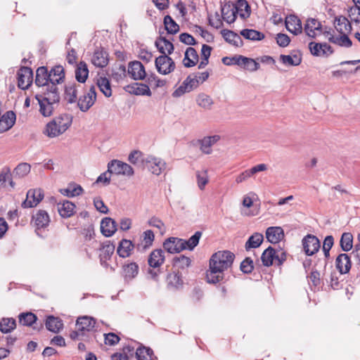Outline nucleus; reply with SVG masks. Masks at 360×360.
<instances>
[{"mask_svg": "<svg viewBox=\"0 0 360 360\" xmlns=\"http://www.w3.org/2000/svg\"><path fill=\"white\" fill-rule=\"evenodd\" d=\"M96 99V88L94 86H91L89 90L79 98L78 107L81 111L86 112L94 104Z\"/></svg>", "mask_w": 360, "mask_h": 360, "instance_id": "obj_11", "label": "nucleus"}, {"mask_svg": "<svg viewBox=\"0 0 360 360\" xmlns=\"http://www.w3.org/2000/svg\"><path fill=\"white\" fill-rule=\"evenodd\" d=\"M165 252L161 249H156L152 251L148 257V263L150 267L154 269H149L148 274L151 278L156 279L160 274L159 269H155L160 267L165 262Z\"/></svg>", "mask_w": 360, "mask_h": 360, "instance_id": "obj_4", "label": "nucleus"}, {"mask_svg": "<svg viewBox=\"0 0 360 360\" xmlns=\"http://www.w3.org/2000/svg\"><path fill=\"white\" fill-rule=\"evenodd\" d=\"M198 61V55L195 49L188 47L185 51L183 60L184 65L186 68H191L196 65Z\"/></svg>", "mask_w": 360, "mask_h": 360, "instance_id": "obj_32", "label": "nucleus"}, {"mask_svg": "<svg viewBox=\"0 0 360 360\" xmlns=\"http://www.w3.org/2000/svg\"><path fill=\"white\" fill-rule=\"evenodd\" d=\"M12 174L8 167H4L0 172V190L6 187V184L11 180Z\"/></svg>", "mask_w": 360, "mask_h": 360, "instance_id": "obj_57", "label": "nucleus"}, {"mask_svg": "<svg viewBox=\"0 0 360 360\" xmlns=\"http://www.w3.org/2000/svg\"><path fill=\"white\" fill-rule=\"evenodd\" d=\"M124 89L131 94L149 96L151 95L149 86L145 84L134 83L127 85Z\"/></svg>", "mask_w": 360, "mask_h": 360, "instance_id": "obj_23", "label": "nucleus"}, {"mask_svg": "<svg viewBox=\"0 0 360 360\" xmlns=\"http://www.w3.org/2000/svg\"><path fill=\"white\" fill-rule=\"evenodd\" d=\"M139 273V266L136 262H130L123 266V274L125 280L134 278Z\"/></svg>", "mask_w": 360, "mask_h": 360, "instance_id": "obj_38", "label": "nucleus"}, {"mask_svg": "<svg viewBox=\"0 0 360 360\" xmlns=\"http://www.w3.org/2000/svg\"><path fill=\"white\" fill-rule=\"evenodd\" d=\"M16 115L12 110L7 111L0 118V134L9 130L15 124Z\"/></svg>", "mask_w": 360, "mask_h": 360, "instance_id": "obj_21", "label": "nucleus"}, {"mask_svg": "<svg viewBox=\"0 0 360 360\" xmlns=\"http://www.w3.org/2000/svg\"><path fill=\"white\" fill-rule=\"evenodd\" d=\"M219 139V136L214 135L206 136L202 139L199 140L201 151L205 154H210L212 153L211 147L217 143Z\"/></svg>", "mask_w": 360, "mask_h": 360, "instance_id": "obj_33", "label": "nucleus"}, {"mask_svg": "<svg viewBox=\"0 0 360 360\" xmlns=\"http://www.w3.org/2000/svg\"><path fill=\"white\" fill-rule=\"evenodd\" d=\"M221 34L227 42L236 46H240L243 45L241 37L234 32L228 30H223L221 31Z\"/></svg>", "mask_w": 360, "mask_h": 360, "instance_id": "obj_37", "label": "nucleus"}, {"mask_svg": "<svg viewBox=\"0 0 360 360\" xmlns=\"http://www.w3.org/2000/svg\"><path fill=\"white\" fill-rule=\"evenodd\" d=\"M276 251L269 246L262 253L261 259L264 266H270L273 264V262L276 261Z\"/></svg>", "mask_w": 360, "mask_h": 360, "instance_id": "obj_42", "label": "nucleus"}, {"mask_svg": "<svg viewBox=\"0 0 360 360\" xmlns=\"http://www.w3.org/2000/svg\"><path fill=\"white\" fill-rule=\"evenodd\" d=\"M180 242L181 238L171 237L164 242L163 247L169 253L180 252L182 251Z\"/></svg>", "mask_w": 360, "mask_h": 360, "instance_id": "obj_35", "label": "nucleus"}, {"mask_svg": "<svg viewBox=\"0 0 360 360\" xmlns=\"http://www.w3.org/2000/svg\"><path fill=\"white\" fill-rule=\"evenodd\" d=\"M75 205L69 200H65L63 203L58 204V211L63 218H68L72 216L75 211Z\"/></svg>", "mask_w": 360, "mask_h": 360, "instance_id": "obj_31", "label": "nucleus"}, {"mask_svg": "<svg viewBox=\"0 0 360 360\" xmlns=\"http://www.w3.org/2000/svg\"><path fill=\"white\" fill-rule=\"evenodd\" d=\"M164 25L165 30L169 34H174L177 33L179 30V25L169 15L164 18Z\"/></svg>", "mask_w": 360, "mask_h": 360, "instance_id": "obj_47", "label": "nucleus"}, {"mask_svg": "<svg viewBox=\"0 0 360 360\" xmlns=\"http://www.w3.org/2000/svg\"><path fill=\"white\" fill-rule=\"evenodd\" d=\"M237 8L233 4H226L221 8V16L224 20L228 23H232L236 20Z\"/></svg>", "mask_w": 360, "mask_h": 360, "instance_id": "obj_27", "label": "nucleus"}, {"mask_svg": "<svg viewBox=\"0 0 360 360\" xmlns=\"http://www.w3.org/2000/svg\"><path fill=\"white\" fill-rule=\"evenodd\" d=\"M155 65L158 72L162 75H168L175 69L174 60L167 55H161L155 58Z\"/></svg>", "mask_w": 360, "mask_h": 360, "instance_id": "obj_8", "label": "nucleus"}, {"mask_svg": "<svg viewBox=\"0 0 360 360\" xmlns=\"http://www.w3.org/2000/svg\"><path fill=\"white\" fill-rule=\"evenodd\" d=\"M321 23L315 18L307 19L304 30L306 34L310 38H315L318 35L322 34Z\"/></svg>", "mask_w": 360, "mask_h": 360, "instance_id": "obj_16", "label": "nucleus"}, {"mask_svg": "<svg viewBox=\"0 0 360 360\" xmlns=\"http://www.w3.org/2000/svg\"><path fill=\"white\" fill-rule=\"evenodd\" d=\"M276 42L281 47H286L290 41V37L283 33H278L276 37Z\"/></svg>", "mask_w": 360, "mask_h": 360, "instance_id": "obj_63", "label": "nucleus"}, {"mask_svg": "<svg viewBox=\"0 0 360 360\" xmlns=\"http://www.w3.org/2000/svg\"><path fill=\"white\" fill-rule=\"evenodd\" d=\"M285 27L295 35L302 33V26L300 18L295 15H290L285 18Z\"/></svg>", "mask_w": 360, "mask_h": 360, "instance_id": "obj_19", "label": "nucleus"}, {"mask_svg": "<svg viewBox=\"0 0 360 360\" xmlns=\"http://www.w3.org/2000/svg\"><path fill=\"white\" fill-rule=\"evenodd\" d=\"M77 98V85L71 84L65 86V98L70 103H73L76 102Z\"/></svg>", "mask_w": 360, "mask_h": 360, "instance_id": "obj_46", "label": "nucleus"}, {"mask_svg": "<svg viewBox=\"0 0 360 360\" xmlns=\"http://www.w3.org/2000/svg\"><path fill=\"white\" fill-rule=\"evenodd\" d=\"M191 264V259L184 255L174 258V265L180 269L188 267Z\"/></svg>", "mask_w": 360, "mask_h": 360, "instance_id": "obj_58", "label": "nucleus"}, {"mask_svg": "<svg viewBox=\"0 0 360 360\" xmlns=\"http://www.w3.org/2000/svg\"><path fill=\"white\" fill-rule=\"evenodd\" d=\"M280 60L284 65L292 66L299 65L302 61L301 58L297 55H281Z\"/></svg>", "mask_w": 360, "mask_h": 360, "instance_id": "obj_55", "label": "nucleus"}, {"mask_svg": "<svg viewBox=\"0 0 360 360\" xmlns=\"http://www.w3.org/2000/svg\"><path fill=\"white\" fill-rule=\"evenodd\" d=\"M18 318L20 323L26 326H31L37 319V316L32 312L21 313Z\"/></svg>", "mask_w": 360, "mask_h": 360, "instance_id": "obj_52", "label": "nucleus"}, {"mask_svg": "<svg viewBox=\"0 0 360 360\" xmlns=\"http://www.w3.org/2000/svg\"><path fill=\"white\" fill-rule=\"evenodd\" d=\"M240 60V64H239V66L244 69L253 72L259 68V64L254 59L241 56Z\"/></svg>", "mask_w": 360, "mask_h": 360, "instance_id": "obj_45", "label": "nucleus"}, {"mask_svg": "<svg viewBox=\"0 0 360 360\" xmlns=\"http://www.w3.org/2000/svg\"><path fill=\"white\" fill-rule=\"evenodd\" d=\"M334 24L336 30L340 34H346L352 30L350 22L344 16L336 17Z\"/></svg>", "mask_w": 360, "mask_h": 360, "instance_id": "obj_34", "label": "nucleus"}, {"mask_svg": "<svg viewBox=\"0 0 360 360\" xmlns=\"http://www.w3.org/2000/svg\"><path fill=\"white\" fill-rule=\"evenodd\" d=\"M341 36H331L329 41L341 46L350 47L352 42L346 34H342Z\"/></svg>", "mask_w": 360, "mask_h": 360, "instance_id": "obj_51", "label": "nucleus"}, {"mask_svg": "<svg viewBox=\"0 0 360 360\" xmlns=\"http://www.w3.org/2000/svg\"><path fill=\"white\" fill-rule=\"evenodd\" d=\"M35 98L39 105V112L44 117H49L52 115L54 105L60 101V95L53 89L51 91H42L41 94H37Z\"/></svg>", "mask_w": 360, "mask_h": 360, "instance_id": "obj_2", "label": "nucleus"}, {"mask_svg": "<svg viewBox=\"0 0 360 360\" xmlns=\"http://www.w3.org/2000/svg\"><path fill=\"white\" fill-rule=\"evenodd\" d=\"M97 85L100 91L106 96L110 97L112 95L110 83L106 77H100L97 80Z\"/></svg>", "mask_w": 360, "mask_h": 360, "instance_id": "obj_48", "label": "nucleus"}, {"mask_svg": "<svg viewBox=\"0 0 360 360\" xmlns=\"http://www.w3.org/2000/svg\"><path fill=\"white\" fill-rule=\"evenodd\" d=\"M142 161L148 170L156 176H159L166 169V162L161 158L148 155Z\"/></svg>", "mask_w": 360, "mask_h": 360, "instance_id": "obj_6", "label": "nucleus"}, {"mask_svg": "<svg viewBox=\"0 0 360 360\" xmlns=\"http://www.w3.org/2000/svg\"><path fill=\"white\" fill-rule=\"evenodd\" d=\"M264 240V236L260 233H253L245 243V249L249 250L252 248H257L260 246Z\"/></svg>", "mask_w": 360, "mask_h": 360, "instance_id": "obj_41", "label": "nucleus"}, {"mask_svg": "<svg viewBox=\"0 0 360 360\" xmlns=\"http://www.w3.org/2000/svg\"><path fill=\"white\" fill-rule=\"evenodd\" d=\"M340 245L344 252L351 250L353 247L352 234L349 232L343 233L340 240Z\"/></svg>", "mask_w": 360, "mask_h": 360, "instance_id": "obj_44", "label": "nucleus"}, {"mask_svg": "<svg viewBox=\"0 0 360 360\" xmlns=\"http://www.w3.org/2000/svg\"><path fill=\"white\" fill-rule=\"evenodd\" d=\"M266 237L271 243H278L284 237V232L280 226H271L266 231Z\"/></svg>", "mask_w": 360, "mask_h": 360, "instance_id": "obj_25", "label": "nucleus"}, {"mask_svg": "<svg viewBox=\"0 0 360 360\" xmlns=\"http://www.w3.org/2000/svg\"><path fill=\"white\" fill-rule=\"evenodd\" d=\"M65 79L64 68L61 65L53 67L49 72L48 85L46 87V91H51L53 89H56L57 94H59L58 84L63 82Z\"/></svg>", "mask_w": 360, "mask_h": 360, "instance_id": "obj_5", "label": "nucleus"}, {"mask_svg": "<svg viewBox=\"0 0 360 360\" xmlns=\"http://www.w3.org/2000/svg\"><path fill=\"white\" fill-rule=\"evenodd\" d=\"M31 167L28 163H20L14 169L15 176L22 178L30 172Z\"/></svg>", "mask_w": 360, "mask_h": 360, "instance_id": "obj_56", "label": "nucleus"}, {"mask_svg": "<svg viewBox=\"0 0 360 360\" xmlns=\"http://www.w3.org/2000/svg\"><path fill=\"white\" fill-rule=\"evenodd\" d=\"M105 337V344L113 346L117 344L120 340V338L113 333H109L107 334H104Z\"/></svg>", "mask_w": 360, "mask_h": 360, "instance_id": "obj_61", "label": "nucleus"}, {"mask_svg": "<svg viewBox=\"0 0 360 360\" xmlns=\"http://www.w3.org/2000/svg\"><path fill=\"white\" fill-rule=\"evenodd\" d=\"M89 75V70L85 62L81 61L77 66L75 70V77L77 82L84 83L86 82Z\"/></svg>", "mask_w": 360, "mask_h": 360, "instance_id": "obj_39", "label": "nucleus"}, {"mask_svg": "<svg viewBox=\"0 0 360 360\" xmlns=\"http://www.w3.org/2000/svg\"><path fill=\"white\" fill-rule=\"evenodd\" d=\"M148 224L150 226L158 229L161 233H163L165 231L164 223L158 217H153L150 218L148 221Z\"/></svg>", "mask_w": 360, "mask_h": 360, "instance_id": "obj_62", "label": "nucleus"}, {"mask_svg": "<svg viewBox=\"0 0 360 360\" xmlns=\"http://www.w3.org/2000/svg\"><path fill=\"white\" fill-rule=\"evenodd\" d=\"M128 73L134 80H142L146 77L143 64L137 60L130 62L128 65Z\"/></svg>", "mask_w": 360, "mask_h": 360, "instance_id": "obj_15", "label": "nucleus"}, {"mask_svg": "<svg viewBox=\"0 0 360 360\" xmlns=\"http://www.w3.org/2000/svg\"><path fill=\"white\" fill-rule=\"evenodd\" d=\"M136 356L138 360H155L153 352L150 347L140 346L136 351Z\"/></svg>", "mask_w": 360, "mask_h": 360, "instance_id": "obj_40", "label": "nucleus"}, {"mask_svg": "<svg viewBox=\"0 0 360 360\" xmlns=\"http://www.w3.org/2000/svg\"><path fill=\"white\" fill-rule=\"evenodd\" d=\"M16 327V321L13 318H2L0 320V331L3 333H9Z\"/></svg>", "mask_w": 360, "mask_h": 360, "instance_id": "obj_43", "label": "nucleus"}, {"mask_svg": "<svg viewBox=\"0 0 360 360\" xmlns=\"http://www.w3.org/2000/svg\"><path fill=\"white\" fill-rule=\"evenodd\" d=\"M91 63L98 68H104L108 64V54L103 49H97L94 52Z\"/></svg>", "mask_w": 360, "mask_h": 360, "instance_id": "obj_24", "label": "nucleus"}, {"mask_svg": "<svg viewBox=\"0 0 360 360\" xmlns=\"http://www.w3.org/2000/svg\"><path fill=\"white\" fill-rule=\"evenodd\" d=\"M108 171L117 175L131 176L134 175L133 168L127 163L120 160H113L108 164Z\"/></svg>", "mask_w": 360, "mask_h": 360, "instance_id": "obj_9", "label": "nucleus"}, {"mask_svg": "<svg viewBox=\"0 0 360 360\" xmlns=\"http://www.w3.org/2000/svg\"><path fill=\"white\" fill-rule=\"evenodd\" d=\"M235 255L229 251H218L210 259V269L207 272V281L210 283H217L224 278V271L230 268Z\"/></svg>", "mask_w": 360, "mask_h": 360, "instance_id": "obj_1", "label": "nucleus"}, {"mask_svg": "<svg viewBox=\"0 0 360 360\" xmlns=\"http://www.w3.org/2000/svg\"><path fill=\"white\" fill-rule=\"evenodd\" d=\"M335 266L341 274H347L352 266L350 256L346 253L340 254L335 259Z\"/></svg>", "mask_w": 360, "mask_h": 360, "instance_id": "obj_18", "label": "nucleus"}, {"mask_svg": "<svg viewBox=\"0 0 360 360\" xmlns=\"http://www.w3.org/2000/svg\"><path fill=\"white\" fill-rule=\"evenodd\" d=\"M240 270L245 274H250L254 269L253 261L250 257H246L240 264Z\"/></svg>", "mask_w": 360, "mask_h": 360, "instance_id": "obj_59", "label": "nucleus"}, {"mask_svg": "<svg viewBox=\"0 0 360 360\" xmlns=\"http://www.w3.org/2000/svg\"><path fill=\"white\" fill-rule=\"evenodd\" d=\"M135 248L136 245L130 240L122 239L119 242L117 253L120 257L127 258L132 254Z\"/></svg>", "mask_w": 360, "mask_h": 360, "instance_id": "obj_20", "label": "nucleus"}, {"mask_svg": "<svg viewBox=\"0 0 360 360\" xmlns=\"http://www.w3.org/2000/svg\"><path fill=\"white\" fill-rule=\"evenodd\" d=\"M196 103L200 107L205 109H210L214 103L212 98L204 93L198 94L196 98Z\"/></svg>", "mask_w": 360, "mask_h": 360, "instance_id": "obj_49", "label": "nucleus"}, {"mask_svg": "<svg viewBox=\"0 0 360 360\" xmlns=\"http://www.w3.org/2000/svg\"><path fill=\"white\" fill-rule=\"evenodd\" d=\"M72 118L68 114L55 117L49 122L44 130V134L49 138H54L63 134L71 125Z\"/></svg>", "mask_w": 360, "mask_h": 360, "instance_id": "obj_3", "label": "nucleus"}, {"mask_svg": "<svg viewBox=\"0 0 360 360\" xmlns=\"http://www.w3.org/2000/svg\"><path fill=\"white\" fill-rule=\"evenodd\" d=\"M32 222L36 228L35 231L37 234L41 236V231L49 226L50 217L46 211L39 210L33 214Z\"/></svg>", "mask_w": 360, "mask_h": 360, "instance_id": "obj_10", "label": "nucleus"}, {"mask_svg": "<svg viewBox=\"0 0 360 360\" xmlns=\"http://www.w3.org/2000/svg\"><path fill=\"white\" fill-rule=\"evenodd\" d=\"M101 233L106 237L112 236L117 231V224L110 217H105L101 223Z\"/></svg>", "mask_w": 360, "mask_h": 360, "instance_id": "obj_28", "label": "nucleus"}, {"mask_svg": "<svg viewBox=\"0 0 360 360\" xmlns=\"http://www.w3.org/2000/svg\"><path fill=\"white\" fill-rule=\"evenodd\" d=\"M311 53L315 56H328L333 53V49L326 43H316L311 41L309 44Z\"/></svg>", "mask_w": 360, "mask_h": 360, "instance_id": "obj_17", "label": "nucleus"}, {"mask_svg": "<svg viewBox=\"0 0 360 360\" xmlns=\"http://www.w3.org/2000/svg\"><path fill=\"white\" fill-rule=\"evenodd\" d=\"M240 34L247 39H250L253 41L256 40H262L264 35L263 33L255 30H249V29H244L240 32Z\"/></svg>", "mask_w": 360, "mask_h": 360, "instance_id": "obj_50", "label": "nucleus"}, {"mask_svg": "<svg viewBox=\"0 0 360 360\" xmlns=\"http://www.w3.org/2000/svg\"><path fill=\"white\" fill-rule=\"evenodd\" d=\"M186 83H187L188 86L189 87L191 91L195 89H196L199 85V82H198V75H189L184 80Z\"/></svg>", "mask_w": 360, "mask_h": 360, "instance_id": "obj_64", "label": "nucleus"}, {"mask_svg": "<svg viewBox=\"0 0 360 360\" xmlns=\"http://www.w3.org/2000/svg\"><path fill=\"white\" fill-rule=\"evenodd\" d=\"M44 198V191L41 188L30 189L27 193V198L22 202L23 208H30L37 206Z\"/></svg>", "mask_w": 360, "mask_h": 360, "instance_id": "obj_12", "label": "nucleus"}, {"mask_svg": "<svg viewBox=\"0 0 360 360\" xmlns=\"http://www.w3.org/2000/svg\"><path fill=\"white\" fill-rule=\"evenodd\" d=\"M49 71L44 66L37 68L36 71L35 84L42 88V91H46L48 85Z\"/></svg>", "mask_w": 360, "mask_h": 360, "instance_id": "obj_29", "label": "nucleus"}, {"mask_svg": "<svg viewBox=\"0 0 360 360\" xmlns=\"http://www.w3.org/2000/svg\"><path fill=\"white\" fill-rule=\"evenodd\" d=\"M154 239V233L151 230H147L141 236V241L136 244V248L137 250L144 251L152 246Z\"/></svg>", "mask_w": 360, "mask_h": 360, "instance_id": "obj_22", "label": "nucleus"}, {"mask_svg": "<svg viewBox=\"0 0 360 360\" xmlns=\"http://www.w3.org/2000/svg\"><path fill=\"white\" fill-rule=\"evenodd\" d=\"M235 6L237 8V12L240 13L241 18H246L250 16V9L247 1L238 0Z\"/></svg>", "mask_w": 360, "mask_h": 360, "instance_id": "obj_54", "label": "nucleus"}, {"mask_svg": "<svg viewBox=\"0 0 360 360\" xmlns=\"http://www.w3.org/2000/svg\"><path fill=\"white\" fill-rule=\"evenodd\" d=\"M196 179L198 186L200 190L203 191L205 186L209 182V176L207 169H202L196 172Z\"/></svg>", "mask_w": 360, "mask_h": 360, "instance_id": "obj_53", "label": "nucleus"}, {"mask_svg": "<svg viewBox=\"0 0 360 360\" xmlns=\"http://www.w3.org/2000/svg\"><path fill=\"white\" fill-rule=\"evenodd\" d=\"M18 86L20 89H27L32 83L33 72L31 68L22 67L18 71Z\"/></svg>", "mask_w": 360, "mask_h": 360, "instance_id": "obj_13", "label": "nucleus"}, {"mask_svg": "<svg viewBox=\"0 0 360 360\" xmlns=\"http://www.w3.org/2000/svg\"><path fill=\"white\" fill-rule=\"evenodd\" d=\"M304 252L307 256H312L319 252L321 243L319 238L311 234H307L302 240Z\"/></svg>", "mask_w": 360, "mask_h": 360, "instance_id": "obj_7", "label": "nucleus"}, {"mask_svg": "<svg viewBox=\"0 0 360 360\" xmlns=\"http://www.w3.org/2000/svg\"><path fill=\"white\" fill-rule=\"evenodd\" d=\"M46 328L49 331L57 333L63 326L61 319L53 316H49L45 322Z\"/></svg>", "mask_w": 360, "mask_h": 360, "instance_id": "obj_36", "label": "nucleus"}, {"mask_svg": "<svg viewBox=\"0 0 360 360\" xmlns=\"http://www.w3.org/2000/svg\"><path fill=\"white\" fill-rule=\"evenodd\" d=\"M96 324V321L89 316L79 317L77 320L76 327L78 330H81L84 334L85 332L91 331L94 329Z\"/></svg>", "mask_w": 360, "mask_h": 360, "instance_id": "obj_30", "label": "nucleus"}, {"mask_svg": "<svg viewBox=\"0 0 360 360\" xmlns=\"http://www.w3.org/2000/svg\"><path fill=\"white\" fill-rule=\"evenodd\" d=\"M159 52L162 55H170L174 51L173 44L164 37H159L155 42Z\"/></svg>", "mask_w": 360, "mask_h": 360, "instance_id": "obj_26", "label": "nucleus"}, {"mask_svg": "<svg viewBox=\"0 0 360 360\" xmlns=\"http://www.w3.org/2000/svg\"><path fill=\"white\" fill-rule=\"evenodd\" d=\"M92 245L100 251L99 257L101 262L109 259L115 249V245L110 241L99 243L95 240L93 241Z\"/></svg>", "mask_w": 360, "mask_h": 360, "instance_id": "obj_14", "label": "nucleus"}, {"mask_svg": "<svg viewBox=\"0 0 360 360\" xmlns=\"http://www.w3.org/2000/svg\"><path fill=\"white\" fill-rule=\"evenodd\" d=\"M349 17L352 22L360 24V8L359 7H350L348 9Z\"/></svg>", "mask_w": 360, "mask_h": 360, "instance_id": "obj_60", "label": "nucleus"}]
</instances>
